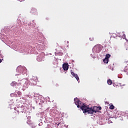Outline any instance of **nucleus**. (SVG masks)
Listing matches in <instances>:
<instances>
[{
	"label": "nucleus",
	"instance_id": "f257e3e1",
	"mask_svg": "<svg viewBox=\"0 0 128 128\" xmlns=\"http://www.w3.org/2000/svg\"><path fill=\"white\" fill-rule=\"evenodd\" d=\"M74 100L75 104L77 106V107L78 108H80L82 109V110L83 111L84 114H86V110H88V106H86L84 103L82 102L78 98H74Z\"/></svg>",
	"mask_w": 128,
	"mask_h": 128
},
{
	"label": "nucleus",
	"instance_id": "f03ea898",
	"mask_svg": "<svg viewBox=\"0 0 128 128\" xmlns=\"http://www.w3.org/2000/svg\"><path fill=\"white\" fill-rule=\"evenodd\" d=\"M86 112L90 114H92L94 112H95V114H96V112H100L98 110V106H94L93 108H90V106H88V107L87 108Z\"/></svg>",
	"mask_w": 128,
	"mask_h": 128
},
{
	"label": "nucleus",
	"instance_id": "7ed1b4c3",
	"mask_svg": "<svg viewBox=\"0 0 128 128\" xmlns=\"http://www.w3.org/2000/svg\"><path fill=\"white\" fill-rule=\"evenodd\" d=\"M102 46L98 44L93 48L92 52L94 54H98V52H102Z\"/></svg>",
	"mask_w": 128,
	"mask_h": 128
},
{
	"label": "nucleus",
	"instance_id": "20e7f679",
	"mask_svg": "<svg viewBox=\"0 0 128 128\" xmlns=\"http://www.w3.org/2000/svg\"><path fill=\"white\" fill-rule=\"evenodd\" d=\"M18 84H21V86L23 85V86L24 88H28V81L26 80H22L20 81V82L18 83Z\"/></svg>",
	"mask_w": 128,
	"mask_h": 128
},
{
	"label": "nucleus",
	"instance_id": "39448f33",
	"mask_svg": "<svg viewBox=\"0 0 128 128\" xmlns=\"http://www.w3.org/2000/svg\"><path fill=\"white\" fill-rule=\"evenodd\" d=\"M62 68L64 70H68V63H64L62 65Z\"/></svg>",
	"mask_w": 128,
	"mask_h": 128
},
{
	"label": "nucleus",
	"instance_id": "423d86ee",
	"mask_svg": "<svg viewBox=\"0 0 128 128\" xmlns=\"http://www.w3.org/2000/svg\"><path fill=\"white\" fill-rule=\"evenodd\" d=\"M30 13L32 14H38V11L36 8H32Z\"/></svg>",
	"mask_w": 128,
	"mask_h": 128
},
{
	"label": "nucleus",
	"instance_id": "0eeeda50",
	"mask_svg": "<svg viewBox=\"0 0 128 128\" xmlns=\"http://www.w3.org/2000/svg\"><path fill=\"white\" fill-rule=\"evenodd\" d=\"M18 114H20V112H18V110H16L13 113L14 116H18Z\"/></svg>",
	"mask_w": 128,
	"mask_h": 128
},
{
	"label": "nucleus",
	"instance_id": "6e6552de",
	"mask_svg": "<svg viewBox=\"0 0 128 128\" xmlns=\"http://www.w3.org/2000/svg\"><path fill=\"white\" fill-rule=\"evenodd\" d=\"M107 82L109 86H112V81L110 79H108Z\"/></svg>",
	"mask_w": 128,
	"mask_h": 128
},
{
	"label": "nucleus",
	"instance_id": "1a4fd4ad",
	"mask_svg": "<svg viewBox=\"0 0 128 128\" xmlns=\"http://www.w3.org/2000/svg\"><path fill=\"white\" fill-rule=\"evenodd\" d=\"M74 77H75V78L78 80V82H80V78H78V74H76Z\"/></svg>",
	"mask_w": 128,
	"mask_h": 128
},
{
	"label": "nucleus",
	"instance_id": "9d476101",
	"mask_svg": "<svg viewBox=\"0 0 128 128\" xmlns=\"http://www.w3.org/2000/svg\"><path fill=\"white\" fill-rule=\"evenodd\" d=\"M110 58V54H106V57H105V58L107 59V60H108V58Z\"/></svg>",
	"mask_w": 128,
	"mask_h": 128
},
{
	"label": "nucleus",
	"instance_id": "9b49d317",
	"mask_svg": "<svg viewBox=\"0 0 128 128\" xmlns=\"http://www.w3.org/2000/svg\"><path fill=\"white\" fill-rule=\"evenodd\" d=\"M104 62V64H108V59H106V58H104L103 60Z\"/></svg>",
	"mask_w": 128,
	"mask_h": 128
},
{
	"label": "nucleus",
	"instance_id": "f8f14e48",
	"mask_svg": "<svg viewBox=\"0 0 128 128\" xmlns=\"http://www.w3.org/2000/svg\"><path fill=\"white\" fill-rule=\"evenodd\" d=\"M11 86H16V82H12V83H11Z\"/></svg>",
	"mask_w": 128,
	"mask_h": 128
},
{
	"label": "nucleus",
	"instance_id": "ddd939ff",
	"mask_svg": "<svg viewBox=\"0 0 128 128\" xmlns=\"http://www.w3.org/2000/svg\"><path fill=\"white\" fill-rule=\"evenodd\" d=\"M114 106L112 104H111L110 106V110H114Z\"/></svg>",
	"mask_w": 128,
	"mask_h": 128
},
{
	"label": "nucleus",
	"instance_id": "4468645a",
	"mask_svg": "<svg viewBox=\"0 0 128 128\" xmlns=\"http://www.w3.org/2000/svg\"><path fill=\"white\" fill-rule=\"evenodd\" d=\"M37 60L38 62H42V60H44V58H42V59H37Z\"/></svg>",
	"mask_w": 128,
	"mask_h": 128
},
{
	"label": "nucleus",
	"instance_id": "2eb2a0df",
	"mask_svg": "<svg viewBox=\"0 0 128 128\" xmlns=\"http://www.w3.org/2000/svg\"><path fill=\"white\" fill-rule=\"evenodd\" d=\"M71 74L74 76L76 74H74V72H71Z\"/></svg>",
	"mask_w": 128,
	"mask_h": 128
},
{
	"label": "nucleus",
	"instance_id": "dca6fc26",
	"mask_svg": "<svg viewBox=\"0 0 128 128\" xmlns=\"http://www.w3.org/2000/svg\"><path fill=\"white\" fill-rule=\"evenodd\" d=\"M97 108H98V110H102V107H100V106H97Z\"/></svg>",
	"mask_w": 128,
	"mask_h": 128
},
{
	"label": "nucleus",
	"instance_id": "f3484780",
	"mask_svg": "<svg viewBox=\"0 0 128 128\" xmlns=\"http://www.w3.org/2000/svg\"><path fill=\"white\" fill-rule=\"evenodd\" d=\"M24 0H18V2H24Z\"/></svg>",
	"mask_w": 128,
	"mask_h": 128
},
{
	"label": "nucleus",
	"instance_id": "a211bd4d",
	"mask_svg": "<svg viewBox=\"0 0 128 128\" xmlns=\"http://www.w3.org/2000/svg\"><path fill=\"white\" fill-rule=\"evenodd\" d=\"M19 94L20 96V94H22V92H19V94Z\"/></svg>",
	"mask_w": 128,
	"mask_h": 128
},
{
	"label": "nucleus",
	"instance_id": "6ab92c4d",
	"mask_svg": "<svg viewBox=\"0 0 128 128\" xmlns=\"http://www.w3.org/2000/svg\"><path fill=\"white\" fill-rule=\"evenodd\" d=\"M2 62V60L0 59V64Z\"/></svg>",
	"mask_w": 128,
	"mask_h": 128
},
{
	"label": "nucleus",
	"instance_id": "aec40b11",
	"mask_svg": "<svg viewBox=\"0 0 128 128\" xmlns=\"http://www.w3.org/2000/svg\"><path fill=\"white\" fill-rule=\"evenodd\" d=\"M30 81H31V82H32V79H31V80H30Z\"/></svg>",
	"mask_w": 128,
	"mask_h": 128
},
{
	"label": "nucleus",
	"instance_id": "412c9836",
	"mask_svg": "<svg viewBox=\"0 0 128 128\" xmlns=\"http://www.w3.org/2000/svg\"><path fill=\"white\" fill-rule=\"evenodd\" d=\"M125 40H127V39H126V38H125Z\"/></svg>",
	"mask_w": 128,
	"mask_h": 128
},
{
	"label": "nucleus",
	"instance_id": "4be33fe9",
	"mask_svg": "<svg viewBox=\"0 0 128 128\" xmlns=\"http://www.w3.org/2000/svg\"><path fill=\"white\" fill-rule=\"evenodd\" d=\"M42 56V54H40V56Z\"/></svg>",
	"mask_w": 128,
	"mask_h": 128
},
{
	"label": "nucleus",
	"instance_id": "5701e85b",
	"mask_svg": "<svg viewBox=\"0 0 128 128\" xmlns=\"http://www.w3.org/2000/svg\"><path fill=\"white\" fill-rule=\"evenodd\" d=\"M46 128H48V127H46Z\"/></svg>",
	"mask_w": 128,
	"mask_h": 128
}]
</instances>
